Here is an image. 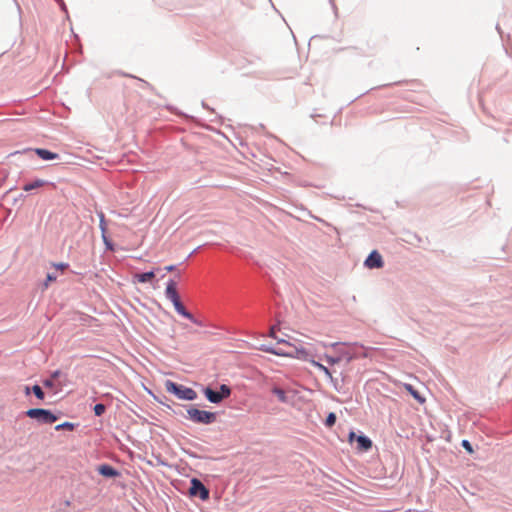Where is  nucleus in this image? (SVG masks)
Returning <instances> with one entry per match:
<instances>
[{"instance_id":"1","label":"nucleus","mask_w":512,"mask_h":512,"mask_svg":"<svg viewBox=\"0 0 512 512\" xmlns=\"http://www.w3.org/2000/svg\"><path fill=\"white\" fill-rule=\"evenodd\" d=\"M278 343L285 344L287 346V349L283 348H267L265 349L266 352H269L271 354L277 355V356H284V357H290V358H296L303 361H309L310 354L309 352L303 348V347H296L295 345L286 342L284 340H278Z\"/></svg>"},{"instance_id":"2","label":"nucleus","mask_w":512,"mask_h":512,"mask_svg":"<svg viewBox=\"0 0 512 512\" xmlns=\"http://www.w3.org/2000/svg\"><path fill=\"white\" fill-rule=\"evenodd\" d=\"M165 387L167 392L174 394L179 399L192 401L197 398V393L192 388L178 385L170 380L166 381Z\"/></svg>"},{"instance_id":"3","label":"nucleus","mask_w":512,"mask_h":512,"mask_svg":"<svg viewBox=\"0 0 512 512\" xmlns=\"http://www.w3.org/2000/svg\"><path fill=\"white\" fill-rule=\"evenodd\" d=\"M188 418L195 422L201 424H210L216 420V415L213 412L200 410L197 408H189L187 410Z\"/></svg>"},{"instance_id":"4","label":"nucleus","mask_w":512,"mask_h":512,"mask_svg":"<svg viewBox=\"0 0 512 512\" xmlns=\"http://www.w3.org/2000/svg\"><path fill=\"white\" fill-rule=\"evenodd\" d=\"M26 415L40 423L51 424L57 420V416L50 410L42 408H32L26 411Z\"/></svg>"},{"instance_id":"5","label":"nucleus","mask_w":512,"mask_h":512,"mask_svg":"<svg viewBox=\"0 0 512 512\" xmlns=\"http://www.w3.org/2000/svg\"><path fill=\"white\" fill-rule=\"evenodd\" d=\"M204 394L210 402L217 404L231 395V389L228 385L222 384L219 391H214L209 387L205 388Z\"/></svg>"},{"instance_id":"6","label":"nucleus","mask_w":512,"mask_h":512,"mask_svg":"<svg viewBox=\"0 0 512 512\" xmlns=\"http://www.w3.org/2000/svg\"><path fill=\"white\" fill-rule=\"evenodd\" d=\"M190 493L192 495H199L202 500H206L209 497V491L207 488L197 479H193L191 482Z\"/></svg>"},{"instance_id":"7","label":"nucleus","mask_w":512,"mask_h":512,"mask_svg":"<svg viewBox=\"0 0 512 512\" xmlns=\"http://www.w3.org/2000/svg\"><path fill=\"white\" fill-rule=\"evenodd\" d=\"M384 265L382 256L379 254L378 251L374 250L372 251L367 259L365 260V266L374 269V268H382Z\"/></svg>"},{"instance_id":"8","label":"nucleus","mask_w":512,"mask_h":512,"mask_svg":"<svg viewBox=\"0 0 512 512\" xmlns=\"http://www.w3.org/2000/svg\"><path fill=\"white\" fill-rule=\"evenodd\" d=\"M165 294H166V297L171 302H175L176 300H178L180 298L178 293H177V290H176V283L173 280H170L167 283Z\"/></svg>"},{"instance_id":"9","label":"nucleus","mask_w":512,"mask_h":512,"mask_svg":"<svg viewBox=\"0 0 512 512\" xmlns=\"http://www.w3.org/2000/svg\"><path fill=\"white\" fill-rule=\"evenodd\" d=\"M155 277L154 271L146 273H136L133 275V283H146L151 282Z\"/></svg>"},{"instance_id":"10","label":"nucleus","mask_w":512,"mask_h":512,"mask_svg":"<svg viewBox=\"0 0 512 512\" xmlns=\"http://www.w3.org/2000/svg\"><path fill=\"white\" fill-rule=\"evenodd\" d=\"M172 303L174 305L175 310L180 315H182L183 317L191 320L192 322H196V319L194 318V316L190 312H188L186 310V308L184 307V305L181 303L180 298L178 300H176L175 302H172Z\"/></svg>"},{"instance_id":"11","label":"nucleus","mask_w":512,"mask_h":512,"mask_svg":"<svg viewBox=\"0 0 512 512\" xmlns=\"http://www.w3.org/2000/svg\"><path fill=\"white\" fill-rule=\"evenodd\" d=\"M356 441L358 444L357 449L361 452L368 451L372 447V441L366 436H358Z\"/></svg>"},{"instance_id":"12","label":"nucleus","mask_w":512,"mask_h":512,"mask_svg":"<svg viewBox=\"0 0 512 512\" xmlns=\"http://www.w3.org/2000/svg\"><path fill=\"white\" fill-rule=\"evenodd\" d=\"M98 472L105 477H116L118 472L110 465L104 464L98 467Z\"/></svg>"},{"instance_id":"13","label":"nucleus","mask_w":512,"mask_h":512,"mask_svg":"<svg viewBox=\"0 0 512 512\" xmlns=\"http://www.w3.org/2000/svg\"><path fill=\"white\" fill-rule=\"evenodd\" d=\"M35 153L42 159V160H54L58 158V154L53 153L49 150L43 149V148H36Z\"/></svg>"},{"instance_id":"14","label":"nucleus","mask_w":512,"mask_h":512,"mask_svg":"<svg viewBox=\"0 0 512 512\" xmlns=\"http://www.w3.org/2000/svg\"><path fill=\"white\" fill-rule=\"evenodd\" d=\"M47 184V182L45 180H42V179H36L34 180L33 182L31 183H27L25 184L22 189L26 192H29V191H32L34 189H37V188H41L43 186H45Z\"/></svg>"},{"instance_id":"15","label":"nucleus","mask_w":512,"mask_h":512,"mask_svg":"<svg viewBox=\"0 0 512 512\" xmlns=\"http://www.w3.org/2000/svg\"><path fill=\"white\" fill-rule=\"evenodd\" d=\"M403 387L405 388V390L415 399L417 400L419 403H424L425 402V398H423L419 392L414 389V387L411 385V384H407L405 383L403 385Z\"/></svg>"},{"instance_id":"16","label":"nucleus","mask_w":512,"mask_h":512,"mask_svg":"<svg viewBox=\"0 0 512 512\" xmlns=\"http://www.w3.org/2000/svg\"><path fill=\"white\" fill-rule=\"evenodd\" d=\"M272 393L278 398V400L281 403L289 402L286 391L284 389L275 386L272 388Z\"/></svg>"},{"instance_id":"17","label":"nucleus","mask_w":512,"mask_h":512,"mask_svg":"<svg viewBox=\"0 0 512 512\" xmlns=\"http://www.w3.org/2000/svg\"><path fill=\"white\" fill-rule=\"evenodd\" d=\"M309 362L314 366L316 367L317 369H319L321 372L324 373L325 376H327L328 378H332V373L330 372V370L324 366L323 364L315 361V360H311L309 358Z\"/></svg>"},{"instance_id":"18","label":"nucleus","mask_w":512,"mask_h":512,"mask_svg":"<svg viewBox=\"0 0 512 512\" xmlns=\"http://www.w3.org/2000/svg\"><path fill=\"white\" fill-rule=\"evenodd\" d=\"M99 216V227L101 230V234H107V222L105 219V215L103 212L98 213Z\"/></svg>"},{"instance_id":"19","label":"nucleus","mask_w":512,"mask_h":512,"mask_svg":"<svg viewBox=\"0 0 512 512\" xmlns=\"http://www.w3.org/2000/svg\"><path fill=\"white\" fill-rule=\"evenodd\" d=\"M55 429L57 431H60V430H69V431H73L75 429V424L74 423H71V422H64L62 424H59L55 427Z\"/></svg>"},{"instance_id":"20","label":"nucleus","mask_w":512,"mask_h":512,"mask_svg":"<svg viewBox=\"0 0 512 512\" xmlns=\"http://www.w3.org/2000/svg\"><path fill=\"white\" fill-rule=\"evenodd\" d=\"M32 392L34 393V395L40 399V400H43L44 399V392L42 391L41 387L39 385H34L32 387Z\"/></svg>"},{"instance_id":"21","label":"nucleus","mask_w":512,"mask_h":512,"mask_svg":"<svg viewBox=\"0 0 512 512\" xmlns=\"http://www.w3.org/2000/svg\"><path fill=\"white\" fill-rule=\"evenodd\" d=\"M57 280V274L56 273H48L46 276V281L44 282V288H48L49 284L51 282H54Z\"/></svg>"},{"instance_id":"22","label":"nucleus","mask_w":512,"mask_h":512,"mask_svg":"<svg viewBox=\"0 0 512 512\" xmlns=\"http://www.w3.org/2000/svg\"><path fill=\"white\" fill-rule=\"evenodd\" d=\"M336 422V415L335 413L331 412L328 414L327 418H326V421H325V425L327 427H332Z\"/></svg>"},{"instance_id":"23","label":"nucleus","mask_w":512,"mask_h":512,"mask_svg":"<svg viewBox=\"0 0 512 512\" xmlns=\"http://www.w3.org/2000/svg\"><path fill=\"white\" fill-rule=\"evenodd\" d=\"M52 267L57 270V271H60L61 273H63L68 267H69V264L68 263H52Z\"/></svg>"},{"instance_id":"24","label":"nucleus","mask_w":512,"mask_h":512,"mask_svg":"<svg viewBox=\"0 0 512 512\" xmlns=\"http://www.w3.org/2000/svg\"><path fill=\"white\" fill-rule=\"evenodd\" d=\"M105 405L103 404H96L94 406V413L96 416H101L105 412Z\"/></svg>"},{"instance_id":"25","label":"nucleus","mask_w":512,"mask_h":512,"mask_svg":"<svg viewBox=\"0 0 512 512\" xmlns=\"http://www.w3.org/2000/svg\"><path fill=\"white\" fill-rule=\"evenodd\" d=\"M324 358L327 361V363H329L330 365L337 364L341 361V357H331L329 355H325Z\"/></svg>"},{"instance_id":"26","label":"nucleus","mask_w":512,"mask_h":512,"mask_svg":"<svg viewBox=\"0 0 512 512\" xmlns=\"http://www.w3.org/2000/svg\"><path fill=\"white\" fill-rule=\"evenodd\" d=\"M102 239L104 244L106 245V248L109 250H113V246L109 238L107 237V234H102Z\"/></svg>"},{"instance_id":"27","label":"nucleus","mask_w":512,"mask_h":512,"mask_svg":"<svg viewBox=\"0 0 512 512\" xmlns=\"http://www.w3.org/2000/svg\"><path fill=\"white\" fill-rule=\"evenodd\" d=\"M462 446L469 452V453H472L473 450H472V446L470 444V442L468 440H463L462 441Z\"/></svg>"},{"instance_id":"28","label":"nucleus","mask_w":512,"mask_h":512,"mask_svg":"<svg viewBox=\"0 0 512 512\" xmlns=\"http://www.w3.org/2000/svg\"><path fill=\"white\" fill-rule=\"evenodd\" d=\"M358 436H356L355 432L351 431L348 436V440L350 443H352L354 440H356Z\"/></svg>"},{"instance_id":"29","label":"nucleus","mask_w":512,"mask_h":512,"mask_svg":"<svg viewBox=\"0 0 512 512\" xmlns=\"http://www.w3.org/2000/svg\"><path fill=\"white\" fill-rule=\"evenodd\" d=\"M275 331H276V328L274 326L271 327L270 332H269V336L274 338V339H277Z\"/></svg>"},{"instance_id":"30","label":"nucleus","mask_w":512,"mask_h":512,"mask_svg":"<svg viewBox=\"0 0 512 512\" xmlns=\"http://www.w3.org/2000/svg\"><path fill=\"white\" fill-rule=\"evenodd\" d=\"M44 386H46V387H52V386H53V381H52V380H45V381H44Z\"/></svg>"},{"instance_id":"31","label":"nucleus","mask_w":512,"mask_h":512,"mask_svg":"<svg viewBox=\"0 0 512 512\" xmlns=\"http://www.w3.org/2000/svg\"><path fill=\"white\" fill-rule=\"evenodd\" d=\"M175 269V266L174 265H169V266H166L165 267V270L168 271V272H171Z\"/></svg>"},{"instance_id":"32","label":"nucleus","mask_w":512,"mask_h":512,"mask_svg":"<svg viewBox=\"0 0 512 512\" xmlns=\"http://www.w3.org/2000/svg\"><path fill=\"white\" fill-rule=\"evenodd\" d=\"M31 391H32V388L30 389V387H28V386L25 387L24 392L26 395H29Z\"/></svg>"},{"instance_id":"33","label":"nucleus","mask_w":512,"mask_h":512,"mask_svg":"<svg viewBox=\"0 0 512 512\" xmlns=\"http://www.w3.org/2000/svg\"><path fill=\"white\" fill-rule=\"evenodd\" d=\"M59 375H60V371H55V372L52 374V377H53V378H57Z\"/></svg>"},{"instance_id":"34","label":"nucleus","mask_w":512,"mask_h":512,"mask_svg":"<svg viewBox=\"0 0 512 512\" xmlns=\"http://www.w3.org/2000/svg\"><path fill=\"white\" fill-rule=\"evenodd\" d=\"M194 323L197 325H202V323L200 321H198L197 319H196V322H194Z\"/></svg>"}]
</instances>
